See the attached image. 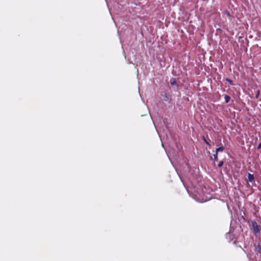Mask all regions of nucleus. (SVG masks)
I'll return each mask as SVG.
<instances>
[{"mask_svg":"<svg viewBox=\"0 0 261 261\" xmlns=\"http://www.w3.org/2000/svg\"><path fill=\"white\" fill-rule=\"evenodd\" d=\"M201 177H200V176H198L197 177V181L198 182H199V181H200V180H201Z\"/></svg>","mask_w":261,"mask_h":261,"instance_id":"17","label":"nucleus"},{"mask_svg":"<svg viewBox=\"0 0 261 261\" xmlns=\"http://www.w3.org/2000/svg\"><path fill=\"white\" fill-rule=\"evenodd\" d=\"M248 181L251 183H254L255 182V178L253 174L250 173L248 174Z\"/></svg>","mask_w":261,"mask_h":261,"instance_id":"4","label":"nucleus"},{"mask_svg":"<svg viewBox=\"0 0 261 261\" xmlns=\"http://www.w3.org/2000/svg\"><path fill=\"white\" fill-rule=\"evenodd\" d=\"M225 80H226V81H227L228 83H229L231 85H233V81H232L231 80H230V79H228V78H226V79H225Z\"/></svg>","mask_w":261,"mask_h":261,"instance_id":"11","label":"nucleus"},{"mask_svg":"<svg viewBox=\"0 0 261 261\" xmlns=\"http://www.w3.org/2000/svg\"><path fill=\"white\" fill-rule=\"evenodd\" d=\"M194 200L199 203H203L211 199V198L208 197H193Z\"/></svg>","mask_w":261,"mask_h":261,"instance_id":"1","label":"nucleus"},{"mask_svg":"<svg viewBox=\"0 0 261 261\" xmlns=\"http://www.w3.org/2000/svg\"><path fill=\"white\" fill-rule=\"evenodd\" d=\"M213 155L215 161L217 162L218 161V153H215Z\"/></svg>","mask_w":261,"mask_h":261,"instance_id":"12","label":"nucleus"},{"mask_svg":"<svg viewBox=\"0 0 261 261\" xmlns=\"http://www.w3.org/2000/svg\"><path fill=\"white\" fill-rule=\"evenodd\" d=\"M162 96L163 97V99L165 101H167L169 103H171L172 99L170 95L166 92H164L162 94Z\"/></svg>","mask_w":261,"mask_h":261,"instance_id":"3","label":"nucleus"},{"mask_svg":"<svg viewBox=\"0 0 261 261\" xmlns=\"http://www.w3.org/2000/svg\"><path fill=\"white\" fill-rule=\"evenodd\" d=\"M257 149H261V142L259 143V144L258 145L257 147Z\"/></svg>","mask_w":261,"mask_h":261,"instance_id":"16","label":"nucleus"},{"mask_svg":"<svg viewBox=\"0 0 261 261\" xmlns=\"http://www.w3.org/2000/svg\"><path fill=\"white\" fill-rule=\"evenodd\" d=\"M225 148L222 144H221V145L216 149V153H218L219 152H222L224 150Z\"/></svg>","mask_w":261,"mask_h":261,"instance_id":"7","label":"nucleus"},{"mask_svg":"<svg viewBox=\"0 0 261 261\" xmlns=\"http://www.w3.org/2000/svg\"><path fill=\"white\" fill-rule=\"evenodd\" d=\"M260 106H261V105H260Z\"/></svg>","mask_w":261,"mask_h":261,"instance_id":"18","label":"nucleus"},{"mask_svg":"<svg viewBox=\"0 0 261 261\" xmlns=\"http://www.w3.org/2000/svg\"><path fill=\"white\" fill-rule=\"evenodd\" d=\"M252 228H253L254 232L256 234H259L260 230L258 227L257 222H255V221H252Z\"/></svg>","mask_w":261,"mask_h":261,"instance_id":"2","label":"nucleus"},{"mask_svg":"<svg viewBox=\"0 0 261 261\" xmlns=\"http://www.w3.org/2000/svg\"><path fill=\"white\" fill-rule=\"evenodd\" d=\"M255 251L256 252L257 254H258L259 253H261V246L259 244H257V245L255 246Z\"/></svg>","mask_w":261,"mask_h":261,"instance_id":"8","label":"nucleus"},{"mask_svg":"<svg viewBox=\"0 0 261 261\" xmlns=\"http://www.w3.org/2000/svg\"><path fill=\"white\" fill-rule=\"evenodd\" d=\"M202 140H203L204 142L207 145H208L209 146H211V144L206 140L205 138L204 137V136H202Z\"/></svg>","mask_w":261,"mask_h":261,"instance_id":"10","label":"nucleus"},{"mask_svg":"<svg viewBox=\"0 0 261 261\" xmlns=\"http://www.w3.org/2000/svg\"><path fill=\"white\" fill-rule=\"evenodd\" d=\"M170 84L172 86L176 85L177 88H178L179 85L177 84L176 80L175 78H171L170 80Z\"/></svg>","mask_w":261,"mask_h":261,"instance_id":"5","label":"nucleus"},{"mask_svg":"<svg viewBox=\"0 0 261 261\" xmlns=\"http://www.w3.org/2000/svg\"><path fill=\"white\" fill-rule=\"evenodd\" d=\"M223 164H224V162H223V161H220V162L219 163V164H218V167H222V166L223 165Z\"/></svg>","mask_w":261,"mask_h":261,"instance_id":"14","label":"nucleus"},{"mask_svg":"<svg viewBox=\"0 0 261 261\" xmlns=\"http://www.w3.org/2000/svg\"><path fill=\"white\" fill-rule=\"evenodd\" d=\"M180 179L185 187V188H186V189L187 190L188 193L189 194H190V190H189V186L187 185V184L184 181V180L182 179V178L180 177Z\"/></svg>","mask_w":261,"mask_h":261,"instance_id":"6","label":"nucleus"},{"mask_svg":"<svg viewBox=\"0 0 261 261\" xmlns=\"http://www.w3.org/2000/svg\"><path fill=\"white\" fill-rule=\"evenodd\" d=\"M259 94H260V91L259 90H257L255 96V98H258V97H259Z\"/></svg>","mask_w":261,"mask_h":261,"instance_id":"13","label":"nucleus"},{"mask_svg":"<svg viewBox=\"0 0 261 261\" xmlns=\"http://www.w3.org/2000/svg\"><path fill=\"white\" fill-rule=\"evenodd\" d=\"M224 99L226 103H228L230 100V97L228 95H224Z\"/></svg>","mask_w":261,"mask_h":261,"instance_id":"9","label":"nucleus"},{"mask_svg":"<svg viewBox=\"0 0 261 261\" xmlns=\"http://www.w3.org/2000/svg\"><path fill=\"white\" fill-rule=\"evenodd\" d=\"M224 13L225 14H226L229 17H230L231 16L230 12L227 10H225L224 12Z\"/></svg>","mask_w":261,"mask_h":261,"instance_id":"15","label":"nucleus"}]
</instances>
